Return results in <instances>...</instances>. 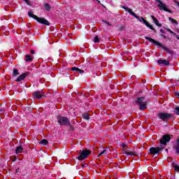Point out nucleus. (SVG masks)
I'll return each instance as SVG.
<instances>
[{
	"instance_id": "f257e3e1",
	"label": "nucleus",
	"mask_w": 179,
	"mask_h": 179,
	"mask_svg": "<svg viewBox=\"0 0 179 179\" xmlns=\"http://www.w3.org/2000/svg\"><path fill=\"white\" fill-rule=\"evenodd\" d=\"M29 16L30 17H33V19H35L38 23H41L42 24H46V26H50V22L48 20H45V18L38 17L37 15H34L33 12L31 10L28 12Z\"/></svg>"
},
{
	"instance_id": "f03ea898",
	"label": "nucleus",
	"mask_w": 179,
	"mask_h": 179,
	"mask_svg": "<svg viewBox=\"0 0 179 179\" xmlns=\"http://www.w3.org/2000/svg\"><path fill=\"white\" fill-rule=\"evenodd\" d=\"M136 103L140 106V110H146V108H148V107H146V106H148V102L145 101L144 97L137 98Z\"/></svg>"
},
{
	"instance_id": "7ed1b4c3",
	"label": "nucleus",
	"mask_w": 179,
	"mask_h": 179,
	"mask_svg": "<svg viewBox=\"0 0 179 179\" xmlns=\"http://www.w3.org/2000/svg\"><path fill=\"white\" fill-rule=\"evenodd\" d=\"M92 153V151L90 150L85 149L84 150H80L78 159V160H85V159H87V156Z\"/></svg>"
},
{
	"instance_id": "20e7f679",
	"label": "nucleus",
	"mask_w": 179,
	"mask_h": 179,
	"mask_svg": "<svg viewBox=\"0 0 179 179\" xmlns=\"http://www.w3.org/2000/svg\"><path fill=\"white\" fill-rule=\"evenodd\" d=\"M57 122L59 125H66V127H69V125H71V122H69V119L65 117L58 116Z\"/></svg>"
},
{
	"instance_id": "39448f33",
	"label": "nucleus",
	"mask_w": 179,
	"mask_h": 179,
	"mask_svg": "<svg viewBox=\"0 0 179 179\" xmlns=\"http://www.w3.org/2000/svg\"><path fill=\"white\" fill-rule=\"evenodd\" d=\"M155 1L159 3L157 6L159 10H164L165 12H168L169 13H172L171 10L167 8V6L163 3V1H161L160 0H155Z\"/></svg>"
},
{
	"instance_id": "423d86ee",
	"label": "nucleus",
	"mask_w": 179,
	"mask_h": 179,
	"mask_svg": "<svg viewBox=\"0 0 179 179\" xmlns=\"http://www.w3.org/2000/svg\"><path fill=\"white\" fill-rule=\"evenodd\" d=\"M159 117V120H162V121H168L169 118L173 117V114L166 113H160L157 115Z\"/></svg>"
},
{
	"instance_id": "0eeeda50",
	"label": "nucleus",
	"mask_w": 179,
	"mask_h": 179,
	"mask_svg": "<svg viewBox=\"0 0 179 179\" xmlns=\"http://www.w3.org/2000/svg\"><path fill=\"white\" fill-rule=\"evenodd\" d=\"M32 96L34 99H37V100H40V99H44L45 97V94L43 92V91H36L33 92Z\"/></svg>"
},
{
	"instance_id": "6e6552de",
	"label": "nucleus",
	"mask_w": 179,
	"mask_h": 179,
	"mask_svg": "<svg viewBox=\"0 0 179 179\" xmlns=\"http://www.w3.org/2000/svg\"><path fill=\"white\" fill-rule=\"evenodd\" d=\"M171 137L170 136V135L169 134L164 135L162 136V138L159 140V143L161 145H164V146H166V145H167L168 142L171 141Z\"/></svg>"
},
{
	"instance_id": "1a4fd4ad",
	"label": "nucleus",
	"mask_w": 179,
	"mask_h": 179,
	"mask_svg": "<svg viewBox=\"0 0 179 179\" xmlns=\"http://www.w3.org/2000/svg\"><path fill=\"white\" fill-rule=\"evenodd\" d=\"M162 150H163V147H159V148L152 147L150 148V153H151V155H157L159 154V152H162Z\"/></svg>"
},
{
	"instance_id": "9d476101",
	"label": "nucleus",
	"mask_w": 179,
	"mask_h": 179,
	"mask_svg": "<svg viewBox=\"0 0 179 179\" xmlns=\"http://www.w3.org/2000/svg\"><path fill=\"white\" fill-rule=\"evenodd\" d=\"M145 40H148V41H150V43H153L154 44H155V45H158L159 47H163V45H162V43H159V41H155V39H153L152 38L145 36Z\"/></svg>"
},
{
	"instance_id": "9b49d317",
	"label": "nucleus",
	"mask_w": 179,
	"mask_h": 179,
	"mask_svg": "<svg viewBox=\"0 0 179 179\" xmlns=\"http://www.w3.org/2000/svg\"><path fill=\"white\" fill-rule=\"evenodd\" d=\"M138 20L139 22H143L144 24H145V26H147V27H149V29H150L151 30H155L153 26L150 25V24H149V22H148V21H146V20H145V18H143V17L139 18Z\"/></svg>"
},
{
	"instance_id": "f8f14e48",
	"label": "nucleus",
	"mask_w": 179,
	"mask_h": 179,
	"mask_svg": "<svg viewBox=\"0 0 179 179\" xmlns=\"http://www.w3.org/2000/svg\"><path fill=\"white\" fill-rule=\"evenodd\" d=\"M122 8L123 9H124V10H127L130 15H131V16H134V17H136V19H139V16L136 15V14H135L134 11L131 10V8L125 6H123Z\"/></svg>"
},
{
	"instance_id": "ddd939ff",
	"label": "nucleus",
	"mask_w": 179,
	"mask_h": 179,
	"mask_svg": "<svg viewBox=\"0 0 179 179\" xmlns=\"http://www.w3.org/2000/svg\"><path fill=\"white\" fill-rule=\"evenodd\" d=\"M29 72L24 73L21 74L15 80L16 82H22V80H24L26 78V76L29 75Z\"/></svg>"
},
{
	"instance_id": "4468645a",
	"label": "nucleus",
	"mask_w": 179,
	"mask_h": 179,
	"mask_svg": "<svg viewBox=\"0 0 179 179\" xmlns=\"http://www.w3.org/2000/svg\"><path fill=\"white\" fill-rule=\"evenodd\" d=\"M151 18L152 19L153 22L156 24V26H158V27H162V24L159 23V20H157L155 16L152 15Z\"/></svg>"
},
{
	"instance_id": "2eb2a0df",
	"label": "nucleus",
	"mask_w": 179,
	"mask_h": 179,
	"mask_svg": "<svg viewBox=\"0 0 179 179\" xmlns=\"http://www.w3.org/2000/svg\"><path fill=\"white\" fill-rule=\"evenodd\" d=\"M25 61L27 62H31V61H33V57L29 55H25Z\"/></svg>"
},
{
	"instance_id": "dca6fc26",
	"label": "nucleus",
	"mask_w": 179,
	"mask_h": 179,
	"mask_svg": "<svg viewBox=\"0 0 179 179\" xmlns=\"http://www.w3.org/2000/svg\"><path fill=\"white\" fill-rule=\"evenodd\" d=\"M158 64H163L164 65H170V62L167 60L159 59Z\"/></svg>"
},
{
	"instance_id": "f3484780",
	"label": "nucleus",
	"mask_w": 179,
	"mask_h": 179,
	"mask_svg": "<svg viewBox=\"0 0 179 179\" xmlns=\"http://www.w3.org/2000/svg\"><path fill=\"white\" fill-rule=\"evenodd\" d=\"M71 71H76V72H79L80 73H85V71L80 70V69L78 67L71 68Z\"/></svg>"
},
{
	"instance_id": "a211bd4d",
	"label": "nucleus",
	"mask_w": 179,
	"mask_h": 179,
	"mask_svg": "<svg viewBox=\"0 0 179 179\" xmlns=\"http://www.w3.org/2000/svg\"><path fill=\"white\" fill-rule=\"evenodd\" d=\"M23 152V148L22 146H18L15 149V153L17 155L19 153H22Z\"/></svg>"
},
{
	"instance_id": "6ab92c4d",
	"label": "nucleus",
	"mask_w": 179,
	"mask_h": 179,
	"mask_svg": "<svg viewBox=\"0 0 179 179\" xmlns=\"http://www.w3.org/2000/svg\"><path fill=\"white\" fill-rule=\"evenodd\" d=\"M125 155H127L129 156H136V152H128L125 151Z\"/></svg>"
},
{
	"instance_id": "aec40b11",
	"label": "nucleus",
	"mask_w": 179,
	"mask_h": 179,
	"mask_svg": "<svg viewBox=\"0 0 179 179\" xmlns=\"http://www.w3.org/2000/svg\"><path fill=\"white\" fill-rule=\"evenodd\" d=\"M40 145H48V141H47L46 139H43L41 141L39 142Z\"/></svg>"
},
{
	"instance_id": "412c9836",
	"label": "nucleus",
	"mask_w": 179,
	"mask_h": 179,
	"mask_svg": "<svg viewBox=\"0 0 179 179\" xmlns=\"http://www.w3.org/2000/svg\"><path fill=\"white\" fill-rule=\"evenodd\" d=\"M44 7L46 10H51V6H50V4L48 3H45Z\"/></svg>"
},
{
	"instance_id": "4be33fe9",
	"label": "nucleus",
	"mask_w": 179,
	"mask_h": 179,
	"mask_svg": "<svg viewBox=\"0 0 179 179\" xmlns=\"http://www.w3.org/2000/svg\"><path fill=\"white\" fill-rule=\"evenodd\" d=\"M169 20H170V22H171V23H173V24H178V22H177V20L173 18L169 17Z\"/></svg>"
},
{
	"instance_id": "5701e85b",
	"label": "nucleus",
	"mask_w": 179,
	"mask_h": 179,
	"mask_svg": "<svg viewBox=\"0 0 179 179\" xmlns=\"http://www.w3.org/2000/svg\"><path fill=\"white\" fill-rule=\"evenodd\" d=\"M175 171L178 172L179 171V166L176 165V164H172Z\"/></svg>"
},
{
	"instance_id": "b1692460",
	"label": "nucleus",
	"mask_w": 179,
	"mask_h": 179,
	"mask_svg": "<svg viewBox=\"0 0 179 179\" xmlns=\"http://www.w3.org/2000/svg\"><path fill=\"white\" fill-rule=\"evenodd\" d=\"M173 148L176 150V152L179 154V144H176Z\"/></svg>"
},
{
	"instance_id": "393cba45",
	"label": "nucleus",
	"mask_w": 179,
	"mask_h": 179,
	"mask_svg": "<svg viewBox=\"0 0 179 179\" xmlns=\"http://www.w3.org/2000/svg\"><path fill=\"white\" fill-rule=\"evenodd\" d=\"M83 118H84V120H90V117H89V114L87 113L83 114Z\"/></svg>"
},
{
	"instance_id": "a878e982",
	"label": "nucleus",
	"mask_w": 179,
	"mask_h": 179,
	"mask_svg": "<svg viewBox=\"0 0 179 179\" xmlns=\"http://www.w3.org/2000/svg\"><path fill=\"white\" fill-rule=\"evenodd\" d=\"M103 155H107V150H103L101 153H99L98 157H100V156H103Z\"/></svg>"
},
{
	"instance_id": "bb28decb",
	"label": "nucleus",
	"mask_w": 179,
	"mask_h": 179,
	"mask_svg": "<svg viewBox=\"0 0 179 179\" xmlns=\"http://www.w3.org/2000/svg\"><path fill=\"white\" fill-rule=\"evenodd\" d=\"M17 75H19V71H17V69H13V76H17Z\"/></svg>"
},
{
	"instance_id": "cd10ccee",
	"label": "nucleus",
	"mask_w": 179,
	"mask_h": 179,
	"mask_svg": "<svg viewBox=\"0 0 179 179\" xmlns=\"http://www.w3.org/2000/svg\"><path fill=\"white\" fill-rule=\"evenodd\" d=\"M99 41H100L99 36H96L94 39V43H99Z\"/></svg>"
},
{
	"instance_id": "c85d7f7f",
	"label": "nucleus",
	"mask_w": 179,
	"mask_h": 179,
	"mask_svg": "<svg viewBox=\"0 0 179 179\" xmlns=\"http://www.w3.org/2000/svg\"><path fill=\"white\" fill-rule=\"evenodd\" d=\"M166 31H169V33H171V34L176 36V33H174V31H171V29H167Z\"/></svg>"
},
{
	"instance_id": "c756f323",
	"label": "nucleus",
	"mask_w": 179,
	"mask_h": 179,
	"mask_svg": "<svg viewBox=\"0 0 179 179\" xmlns=\"http://www.w3.org/2000/svg\"><path fill=\"white\" fill-rule=\"evenodd\" d=\"M175 110H176V114L177 115H179V107H176V108H175Z\"/></svg>"
},
{
	"instance_id": "7c9ffc66",
	"label": "nucleus",
	"mask_w": 179,
	"mask_h": 179,
	"mask_svg": "<svg viewBox=\"0 0 179 179\" xmlns=\"http://www.w3.org/2000/svg\"><path fill=\"white\" fill-rule=\"evenodd\" d=\"M102 22H103V23H105L106 24H108V26H112L111 24H110V22H107V21H106V20H102Z\"/></svg>"
},
{
	"instance_id": "2f4dec72",
	"label": "nucleus",
	"mask_w": 179,
	"mask_h": 179,
	"mask_svg": "<svg viewBox=\"0 0 179 179\" xmlns=\"http://www.w3.org/2000/svg\"><path fill=\"white\" fill-rule=\"evenodd\" d=\"M121 146H122V148H123V149H124V148H127V145L124 144V143H122V144L121 145Z\"/></svg>"
},
{
	"instance_id": "473e14b6",
	"label": "nucleus",
	"mask_w": 179,
	"mask_h": 179,
	"mask_svg": "<svg viewBox=\"0 0 179 179\" xmlns=\"http://www.w3.org/2000/svg\"><path fill=\"white\" fill-rule=\"evenodd\" d=\"M24 2L27 4V5H30V3L29 2V0H24Z\"/></svg>"
},
{
	"instance_id": "72a5a7b5",
	"label": "nucleus",
	"mask_w": 179,
	"mask_h": 179,
	"mask_svg": "<svg viewBox=\"0 0 179 179\" xmlns=\"http://www.w3.org/2000/svg\"><path fill=\"white\" fill-rule=\"evenodd\" d=\"M175 3H176V5H178V6L179 7V2L177 1H175Z\"/></svg>"
},
{
	"instance_id": "f704fd0d",
	"label": "nucleus",
	"mask_w": 179,
	"mask_h": 179,
	"mask_svg": "<svg viewBox=\"0 0 179 179\" xmlns=\"http://www.w3.org/2000/svg\"><path fill=\"white\" fill-rule=\"evenodd\" d=\"M176 38L178 39V40H179V36L178 35H176Z\"/></svg>"
},
{
	"instance_id": "c9c22d12",
	"label": "nucleus",
	"mask_w": 179,
	"mask_h": 179,
	"mask_svg": "<svg viewBox=\"0 0 179 179\" xmlns=\"http://www.w3.org/2000/svg\"><path fill=\"white\" fill-rule=\"evenodd\" d=\"M35 51L34 50H31V54H34Z\"/></svg>"
},
{
	"instance_id": "e433bc0d",
	"label": "nucleus",
	"mask_w": 179,
	"mask_h": 179,
	"mask_svg": "<svg viewBox=\"0 0 179 179\" xmlns=\"http://www.w3.org/2000/svg\"><path fill=\"white\" fill-rule=\"evenodd\" d=\"M176 33H179V29H176Z\"/></svg>"
},
{
	"instance_id": "4c0bfd02",
	"label": "nucleus",
	"mask_w": 179,
	"mask_h": 179,
	"mask_svg": "<svg viewBox=\"0 0 179 179\" xmlns=\"http://www.w3.org/2000/svg\"><path fill=\"white\" fill-rule=\"evenodd\" d=\"M179 144V138H178V140H177V143H176V145H178Z\"/></svg>"
},
{
	"instance_id": "58836bf2",
	"label": "nucleus",
	"mask_w": 179,
	"mask_h": 179,
	"mask_svg": "<svg viewBox=\"0 0 179 179\" xmlns=\"http://www.w3.org/2000/svg\"><path fill=\"white\" fill-rule=\"evenodd\" d=\"M2 111V110L0 109V112Z\"/></svg>"
},
{
	"instance_id": "ea45409f",
	"label": "nucleus",
	"mask_w": 179,
	"mask_h": 179,
	"mask_svg": "<svg viewBox=\"0 0 179 179\" xmlns=\"http://www.w3.org/2000/svg\"><path fill=\"white\" fill-rule=\"evenodd\" d=\"M147 1H150V0H147Z\"/></svg>"
}]
</instances>
